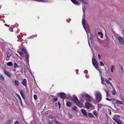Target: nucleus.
<instances>
[{"mask_svg": "<svg viewBox=\"0 0 124 124\" xmlns=\"http://www.w3.org/2000/svg\"><path fill=\"white\" fill-rule=\"evenodd\" d=\"M83 16L82 23L83 25L85 31H89L90 29L89 28V25L87 23L85 19V15L84 10L83 9Z\"/></svg>", "mask_w": 124, "mask_h": 124, "instance_id": "obj_1", "label": "nucleus"}, {"mask_svg": "<svg viewBox=\"0 0 124 124\" xmlns=\"http://www.w3.org/2000/svg\"><path fill=\"white\" fill-rule=\"evenodd\" d=\"M112 118L118 124H121L122 123L120 119L121 118L120 116L118 115H115Z\"/></svg>", "mask_w": 124, "mask_h": 124, "instance_id": "obj_2", "label": "nucleus"}, {"mask_svg": "<svg viewBox=\"0 0 124 124\" xmlns=\"http://www.w3.org/2000/svg\"><path fill=\"white\" fill-rule=\"evenodd\" d=\"M114 33L115 37L118 39L120 43L121 44L124 45V39L122 37L120 36L118 34L116 33L114 31Z\"/></svg>", "mask_w": 124, "mask_h": 124, "instance_id": "obj_3", "label": "nucleus"}, {"mask_svg": "<svg viewBox=\"0 0 124 124\" xmlns=\"http://www.w3.org/2000/svg\"><path fill=\"white\" fill-rule=\"evenodd\" d=\"M95 96L96 97V101L97 102H99L102 99V96L100 93L99 92H95Z\"/></svg>", "mask_w": 124, "mask_h": 124, "instance_id": "obj_4", "label": "nucleus"}, {"mask_svg": "<svg viewBox=\"0 0 124 124\" xmlns=\"http://www.w3.org/2000/svg\"><path fill=\"white\" fill-rule=\"evenodd\" d=\"M72 100L79 107H82V106H83V105H82L81 104L78 100L76 96H73L72 99Z\"/></svg>", "mask_w": 124, "mask_h": 124, "instance_id": "obj_5", "label": "nucleus"}, {"mask_svg": "<svg viewBox=\"0 0 124 124\" xmlns=\"http://www.w3.org/2000/svg\"><path fill=\"white\" fill-rule=\"evenodd\" d=\"M92 62L93 64L94 67L97 70H98V64L97 62L93 57L92 59Z\"/></svg>", "mask_w": 124, "mask_h": 124, "instance_id": "obj_6", "label": "nucleus"}, {"mask_svg": "<svg viewBox=\"0 0 124 124\" xmlns=\"http://www.w3.org/2000/svg\"><path fill=\"white\" fill-rule=\"evenodd\" d=\"M92 62L93 64L94 67L97 70H98V64L97 62L93 57L92 59Z\"/></svg>", "mask_w": 124, "mask_h": 124, "instance_id": "obj_7", "label": "nucleus"}, {"mask_svg": "<svg viewBox=\"0 0 124 124\" xmlns=\"http://www.w3.org/2000/svg\"><path fill=\"white\" fill-rule=\"evenodd\" d=\"M85 98L86 99V101L90 102L91 101V98L87 94L85 95Z\"/></svg>", "mask_w": 124, "mask_h": 124, "instance_id": "obj_8", "label": "nucleus"}, {"mask_svg": "<svg viewBox=\"0 0 124 124\" xmlns=\"http://www.w3.org/2000/svg\"><path fill=\"white\" fill-rule=\"evenodd\" d=\"M85 105L86 108L88 109L89 107H91L92 106L89 103H85Z\"/></svg>", "mask_w": 124, "mask_h": 124, "instance_id": "obj_9", "label": "nucleus"}, {"mask_svg": "<svg viewBox=\"0 0 124 124\" xmlns=\"http://www.w3.org/2000/svg\"><path fill=\"white\" fill-rule=\"evenodd\" d=\"M101 83L104 85L106 86H107L105 84V83L104 82H105V79H104V78L103 77L101 76Z\"/></svg>", "mask_w": 124, "mask_h": 124, "instance_id": "obj_10", "label": "nucleus"}, {"mask_svg": "<svg viewBox=\"0 0 124 124\" xmlns=\"http://www.w3.org/2000/svg\"><path fill=\"white\" fill-rule=\"evenodd\" d=\"M22 84L24 86H26L27 85V81L26 79H24L22 82Z\"/></svg>", "mask_w": 124, "mask_h": 124, "instance_id": "obj_11", "label": "nucleus"}, {"mask_svg": "<svg viewBox=\"0 0 124 124\" xmlns=\"http://www.w3.org/2000/svg\"><path fill=\"white\" fill-rule=\"evenodd\" d=\"M72 2L74 4L78 5L80 4L79 2L76 0H71Z\"/></svg>", "mask_w": 124, "mask_h": 124, "instance_id": "obj_12", "label": "nucleus"}, {"mask_svg": "<svg viewBox=\"0 0 124 124\" xmlns=\"http://www.w3.org/2000/svg\"><path fill=\"white\" fill-rule=\"evenodd\" d=\"M115 69V68L114 66L113 65H111L110 67V71L111 73H113Z\"/></svg>", "mask_w": 124, "mask_h": 124, "instance_id": "obj_13", "label": "nucleus"}, {"mask_svg": "<svg viewBox=\"0 0 124 124\" xmlns=\"http://www.w3.org/2000/svg\"><path fill=\"white\" fill-rule=\"evenodd\" d=\"M60 96L62 98L65 99L66 96V95L64 93H62L60 94Z\"/></svg>", "mask_w": 124, "mask_h": 124, "instance_id": "obj_14", "label": "nucleus"}, {"mask_svg": "<svg viewBox=\"0 0 124 124\" xmlns=\"http://www.w3.org/2000/svg\"><path fill=\"white\" fill-rule=\"evenodd\" d=\"M4 73L7 75L9 76V77H10L11 76V75L10 73L7 71L6 70H4Z\"/></svg>", "mask_w": 124, "mask_h": 124, "instance_id": "obj_15", "label": "nucleus"}, {"mask_svg": "<svg viewBox=\"0 0 124 124\" xmlns=\"http://www.w3.org/2000/svg\"><path fill=\"white\" fill-rule=\"evenodd\" d=\"M34 0L36 1H37L39 2H48V0Z\"/></svg>", "mask_w": 124, "mask_h": 124, "instance_id": "obj_16", "label": "nucleus"}, {"mask_svg": "<svg viewBox=\"0 0 124 124\" xmlns=\"http://www.w3.org/2000/svg\"><path fill=\"white\" fill-rule=\"evenodd\" d=\"M25 55L26 60V61L27 62H29V55L28 53L26 54H25Z\"/></svg>", "mask_w": 124, "mask_h": 124, "instance_id": "obj_17", "label": "nucleus"}, {"mask_svg": "<svg viewBox=\"0 0 124 124\" xmlns=\"http://www.w3.org/2000/svg\"><path fill=\"white\" fill-rule=\"evenodd\" d=\"M116 102L115 103L116 104L120 105L123 104V103L120 101L116 100Z\"/></svg>", "mask_w": 124, "mask_h": 124, "instance_id": "obj_18", "label": "nucleus"}, {"mask_svg": "<svg viewBox=\"0 0 124 124\" xmlns=\"http://www.w3.org/2000/svg\"><path fill=\"white\" fill-rule=\"evenodd\" d=\"M81 111L82 112V113L84 115L87 116V115L86 112V111L85 110L83 109H81Z\"/></svg>", "mask_w": 124, "mask_h": 124, "instance_id": "obj_19", "label": "nucleus"}, {"mask_svg": "<svg viewBox=\"0 0 124 124\" xmlns=\"http://www.w3.org/2000/svg\"><path fill=\"white\" fill-rule=\"evenodd\" d=\"M22 50L25 54H27L26 49L24 47L22 48Z\"/></svg>", "mask_w": 124, "mask_h": 124, "instance_id": "obj_20", "label": "nucleus"}, {"mask_svg": "<svg viewBox=\"0 0 124 124\" xmlns=\"http://www.w3.org/2000/svg\"><path fill=\"white\" fill-rule=\"evenodd\" d=\"M79 0L84 4L87 3L88 1V0Z\"/></svg>", "mask_w": 124, "mask_h": 124, "instance_id": "obj_21", "label": "nucleus"}, {"mask_svg": "<svg viewBox=\"0 0 124 124\" xmlns=\"http://www.w3.org/2000/svg\"><path fill=\"white\" fill-rule=\"evenodd\" d=\"M20 92L23 98L24 99L25 98V96L23 91L22 90H21L20 91Z\"/></svg>", "mask_w": 124, "mask_h": 124, "instance_id": "obj_22", "label": "nucleus"}, {"mask_svg": "<svg viewBox=\"0 0 124 124\" xmlns=\"http://www.w3.org/2000/svg\"><path fill=\"white\" fill-rule=\"evenodd\" d=\"M14 82L16 85L17 86L19 85V82L18 80H15Z\"/></svg>", "mask_w": 124, "mask_h": 124, "instance_id": "obj_23", "label": "nucleus"}, {"mask_svg": "<svg viewBox=\"0 0 124 124\" xmlns=\"http://www.w3.org/2000/svg\"><path fill=\"white\" fill-rule=\"evenodd\" d=\"M49 118L52 120H55V118L54 116H53L52 115H50L49 116Z\"/></svg>", "mask_w": 124, "mask_h": 124, "instance_id": "obj_24", "label": "nucleus"}, {"mask_svg": "<svg viewBox=\"0 0 124 124\" xmlns=\"http://www.w3.org/2000/svg\"><path fill=\"white\" fill-rule=\"evenodd\" d=\"M105 82L107 84H109L111 86L112 85V83L108 80H107V79H105Z\"/></svg>", "mask_w": 124, "mask_h": 124, "instance_id": "obj_25", "label": "nucleus"}, {"mask_svg": "<svg viewBox=\"0 0 124 124\" xmlns=\"http://www.w3.org/2000/svg\"><path fill=\"white\" fill-rule=\"evenodd\" d=\"M66 104L67 106L70 107L71 106L72 103L68 101L67 102Z\"/></svg>", "mask_w": 124, "mask_h": 124, "instance_id": "obj_26", "label": "nucleus"}, {"mask_svg": "<svg viewBox=\"0 0 124 124\" xmlns=\"http://www.w3.org/2000/svg\"><path fill=\"white\" fill-rule=\"evenodd\" d=\"M4 78L3 76L0 74V80L1 81H3L4 80Z\"/></svg>", "mask_w": 124, "mask_h": 124, "instance_id": "obj_27", "label": "nucleus"}, {"mask_svg": "<svg viewBox=\"0 0 124 124\" xmlns=\"http://www.w3.org/2000/svg\"><path fill=\"white\" fill-rule=\"evenodd\" d=\"M13 63L11 62H8L7 63V65L9 66H13Z\"/></svg>", "mask_w": 124, "mask_h": 124, "instance_id": "obj_28", "label": "nucleus"}, {"mask_svg": "<svg viewBox=\"0 0 124 124\" xmlns=\"http://www.w3.org/2000/svg\"><path fill=\"white\" fill-rule=\"evenodd\" d=\"M98 34L99 35H100V37L101 38H102L103 37V34L101 32H99L98 33Z\"/></svg>", "mask_w": 124, "mask_h": 124, "instance_id": "obj_29", "label": "nucleus"}, {"mask_svg": "<svg viewBox=\"0 0 124 124\" xmlns=\"http://www.w3.org/2000/svg\"><path fill=\"white\" fill-rule=\"evenodd\" d=\"M12 122L10 120H8L7 121L6 124H11Z\"/></svg>", "mask_w": 124, "mask_h": 124, "instance_id": "obj_30", "label": "nucleus"}, {"mask_svg": "<svg viewBox=\"0 0 124 124\" xmlns=\"http://www.w3.org/2000/svg\"><path fill=\"white\" fill-rule=\"evenodd\" d=\"M112 93L113 95H115L116 93V92L115 90H113L112 91Z\"/></svg>", "mask_w": 124, "mask_h": 124, "instance_id": "obj_31", "label": "nucleus"}, {"mask_svg": "<svg viewBox=\"0 0 124 124\" xmlns=\"http://www.w3.org/2000/svg\"><path fill=\"white\" fill-rule=\"evenodd\" d=\"M100 65L101 66H104L105 68H106V67L104 66V64L103 62L101 61H100Z\"/></svg>", "mask_w": 124, "mask_h": 124, "instance_id": "obj_32", "label": "nucleus"}, {"mask_svg": "<svg viewBox=\"0 0 124 124\" xmlns=\"http://www.w3.org/2000/svg\"><path fill=\"white\" fill-rule=\"evenodd\" d=\"M93 114L95 116H97V113L96 110H94L93 111Z\"/></svg>", "mask_w": 124, "mask_h": 124, "instance_id": "obj_33", "label": "nucleus"}, {"mask_svg": "<svg viewBox=\"0 0 124 124\" xmlns=\"http://www.w3.org/2000/svg\"><path fill=\"white\" fill-rule=\"evenodd\" d=\"M89 116L90 117H93L94 116L91 113H88Z\"/></svg>", "mask_w": 124, "mask_h": 124, "instance_id": "obj_34", "label": "nucleus"}, {"mask_svg": "<svg viewBox=\"0 0 124 124\" xmlns=\"http://www.w3.org/2000/svg\"><path fill=\"white\" fill-rule=\"evenodd\" d=\"M19 54L22 56V57H24V56L23 55V53L22 52H18Z\"/></svg>", "mask_w": 124, "mask_h": 124, "instance_id": "obj_35", "label": "nucleus"}, {"mask_svg": "<svg viewBox=\"0 0 124 124\" xmlns=\"http://www.w3.org/2000/svg\"><path fill=\"white\" fill-rule=\"evenodd\" d=\"M55 123L56 124H62V122H59L58 121L55 120Z\"/></svg>", "mask_w": 124, "mask_h": 124, "instance_id": "obj_36", "label": "nucleus"}, {"mask_svg": "<svg viewBox=\"0 0 124 124\" xmlns=\"http://www.w3.org/2000/svg\"><path fill=\"white\" fill-rule=\"evenodd\" d=\"M14 67L15 68H16L18 67L16 63H15L14 64Z\"/></svg>", "mask_w": 124, "mask_h": 124, "instance_id": "obj_37", "label": "nucleus"}, {"mask_svg": "<svg viewBox=\"0 0 124 124\" xmlns=\"http://www.w3.org/2000/svg\"><path fill=\"white\" fill-rule=\"evenodd\" d=\"M33 97L34 99L35 100H36L37 99V95H36L35 94L34 95Z\"/></svg>", "mask_w": 124, "mask_h": 124, "instance_id": "obj_38", "label": "nucleus"}, {"mask_svg": "<svg viewBox=\"0 0 124 124\" xmlns=\"http://www.w3.org/2000/svg\"><path fill=\"white\" fill-rule=\"evenodd\" d=\"M76 106H74L72 108V109L74 110H75L76 109Z\"/></svg>", "mask_w": 124, "mask_h": 124, "instance_id": "obj_39", "label": "nucleus"}, {"mask_svg": "<svg viewBox=\"0 0 124 124\" xmlns=\"http://www.w3.org/2000/svg\"><path fill=\"white\" fill-rule=\"evenodd\" d=\"M52 100L54 101H57V98H54Z\"/></svg>", "mask_w": 124, "mask_h": 124, "instance_id": "obj_40", "label": "nucleus"}, {"mask_svg": "<svg viewBox=\"0 0 124 124\" xmlns=\"http://www.w3.org/2000/svg\"><path fill=\"white\" fill-rule=\"evenodd\" d=\"M9 31H12L13 30L12 27H10L9 28Z\"/></svg>", "mask_w": 124, "mask_h": 124, "instance_id": "obj_41", "label": "nucleus"}, {"mask_svg": "<svg viewBox=\"0 0 124 124\" xmlns=\"http://www.w3.org/2000/svg\"><path fill=\"white\" fill-rule=\"evenodd\" d=\"M106 100H107V101H111L112 100V99H109L107 98H106Z\"/></svg>", "mask_w": 124, "mask_h": 124, "instance_id": "obj_42", "label": "nucleus"}, {"mask_svg": "<svg viewBox=\"0 0 124 124\" xmlns=\"http://www.w3.org/2000/svg\"><path fill=\"white\" fill-rule=\"evenodd\" d=\"M98 57L100 59H101V56L100 54H98Z\"/></svg>", "mask_w": 124, "mask_h": 124, "instance_id": "obj_43", "label": "nucleus"}, {"mask_svg": "<svg viewBox=\"0 0 124 124\" xmlns=\"http://www.w3.org/2000/svg\"><path fill=\"white\" fill-rule=\"evenodd\" d=\"M14 124H20L17 121H16L15 122Z\"/></svg>", "mask_w": 124, "mask_h": 124, "instance_id": "obj_44", "label": "nucleus"}, {"mask_svg": "<svg viewBox=\"0 0 124 124\" xmlns=\"http://www.w3.org/2000/svg\"><path fill=\"white\" fill-rule=\"evenodd\" d=\"M84 73L85 74L87 73L88 72V71L87 70H85L84 71Z\"/></svg>", "mask_w": 124, "mask_h": 124, "instance_id": "obj_45", "label": "nucleus"}, {"mask_svg": "<svg viewBox=\"0 0 124 124\" xmlns=\"http://www.w3.org/2000/svg\"><path fill=\"white\" fill-rule=\"evenodd\" d=\"M4 25L5 26H7L8 27H9L10 26V25H8L6 23Z\"/></svg>", "mask_w": 124, "mask_h": 124, "instance_id": "obj_46", "label": "nucleus"}, {"mask_svg": "<svg viewBox=\"0 0 124 124\" xmlns=\"http://www.w3.org/2000/svg\"><path fill=\"white\" fill-rule=\"evenodd\" d=\"M69 117H70V118H72V115H71V114H69Z\"/></svg>", "mask_w": 124, "mask_h": 124, "instance_id": "obj_47", "label": "nucleus"}, {"mask_svg": "<svg viewBox=\"0 0 124 124\" xmlns=\"http://www.w3.org/2000/svg\"><path fill=\"white\" fill-rule=\"evenodd\" d=\"M37 35H35L32 36V37H36L37 36Z\"/></svg>", "mask_w": 124, "mask_h": 124, "instance_id": "obj_48", "label": "nucleus"}, {"mask_svg": "<svg viewBox=\"0 0 124 124\" xmlns=\"http://www.w3.org/2000/svg\"><path fill=\"white\" fill-rule=\"evenodd\" d=\"M98 70L99 71V72L101 74L102 73V71H101L100 70H99V69H98Z\"/></svg>", "mask_w": 124, "mask_h": 124, "instance_id": "obj_49", "label": "nucleus"}, {"mask_svg": "<svg viewBox=\"0 0 124 124\" xmlns=\"http://www.w3.org/2000/svg\"><path fill=\"white\" fill-rule=\"evenodd\" d=\"M17 96H18V98H19V100L21 99L19 95H18Z\"/></svg>", "mask_w": 124, "mask_h": 124, "instance_id": "obj_50", "label": "nucleus"}, {"mask_svg": "<svg viewBox=\"0 0 124 124\" xmlns=\"http://www.w3.org/2000/svg\"><path fill=\"white\" fill-rule=\"evenodd\" d=\"M105 91L106 92V93L107 94V97H108V93L107 92L106 90H105Z\"/></svg>", "mask_w": 124, "mask_h": 124, "instance_id": "obj_51", "label": "nucleus"}, {"mask_svg": "<svg viewBox=\"0 0 124 124\" xmlns=\"http://www.w3.org/2000/svg\"><path fill=\"white\" fill-rule=\"evenodd\" d=\"M11 56V55H7V57L8 58H9L10 57V56Z\"/></svg>", "mask_w": 124, "mask_h": 124, "instance_id": "obj_52", "label": "nucleus"}, {"mask_svg": "<svg viewBox=\"0 0 124 124\" xmlns=\"http://www.w3.org/2000/svg\"><path fill=\"white\" fill-rule=\"evenodd\" d=\"M20 102L21 104H22V101L21 99L20 100Z\"/></svg>", "mask_w": 124, "mask_h": 124, "instance_id": "obj_53", "label": "nucleus"}, {"mask_svg": "<svg viewBox=\"0 0 124 124\" xmlns=\"http://www.w3.org/2000/svg\"><path fill=\"white\" fill-rule=\"evenodd\" d=\"M87 32H86V33H87V35H88V33H89V31H86Z\"/></svg>", "mask_w": 124, "mask_h": 124, "instance_id": "obj_54", "label": "nucleus"}, {"mask_svg": "<svg viewBox=\"0 0 124 124\" xmlns=\"http://www.w3.org/2000/svg\"><path fill=\"white\" fill-rule=\"evenodd\" d=\"M108 80H112L111 78H108Z\"/></svg>", "mask_w": 124, "mask_h": 124, "instance_id": "obj_55", "label": "nucleus"}, {"mask_svg": "<svg viewBox=\"0 0 124 124\" xmlns=\"http://www.w3.org/2000/svg\"><path fill=\"white\" fill-rule=\"evenodd\" d=\"M58 105H60V103L59 102H58Z\"/></svg>", "mask_w": 124, "mask_h": 124, "instance_id": "obj_56", "label": "nucleus"}, {"mask_svg": "<svg viewBox=\"0 0 124 124\" xmlns=\"http://www.w3.org/2000/svg\"><path fill=\"white\" fill-rule=\"evenodd\" d=\"M86 78H88V77L87 76H86Z\"/></svg>", "mask_w": 124, "mask_h": 124, "instance_id": "obj_57", "label": "nucleus"}, {"mask_svg": "<svg viewBox=\"0 0 124 124\" xmlns=\"http://www.w3.org/2000/svg\"><path fill=\"white\" fill-rule=\"evenodd\" d=\"M59 108H60V105H59Z\"/></svg>", "mask_w": 124, "mask_h": 124, "instance_id": "obj_58", "label": "nucleus"}, {"mask_svg": "<svg viewBox=\"0 0 124 124\" xmlns=\"http://www.w3.org/2000/svg\"><path fill=\"white\" fill-rule=\"evenodd\" d=\"M70 21H69L68 22H70Z\"/></svg>", "mask_w": 124, "mask_h": 124, "instance_id": "obj_59", "label": "nucleus"}, {"mask_svg": "<svg viewBox=\"0 0 124 124\" xmlns=\"http://www.w3.org/2000/svg\"><path fill=\"white\" fill-rule=\"evenodd\" d=\"M92 50H93V49L92 48Z\"/></svg>", "mask_w": 124, "mask_h": 124, "instance_id": "obj_60", "label": "nucleus"}]
</instances>
